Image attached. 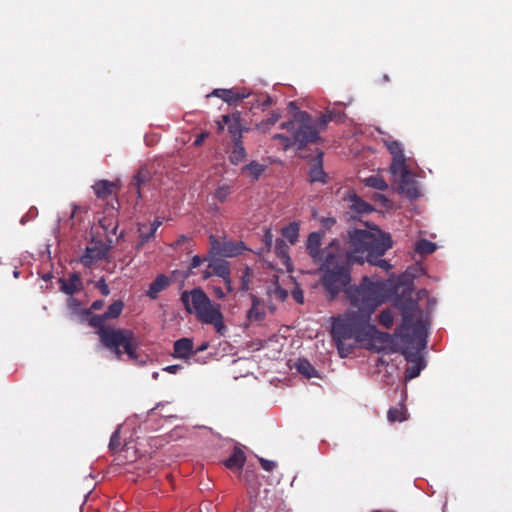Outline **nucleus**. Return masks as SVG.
Returning <instances> with one entry per match:
<instances>
[{"instance_id":"obj_9","label":"nucleus","mask_w":512,"mask_h":512,"mask_svg":"<svg viewBox=\"0 0 512 512\" xmlns=\"http://www.w3.org/2000/svg\"><path fill=\"white\" fill-rule=\"evenodd\" d=\"M110 247L102 242H92L86 247L80 262L85 267H91L100 260L106 258Z\"/></svg>"},{"instance_id":"obj_23","label":"nucleus","mask_w":512,"mask_h":512,"mask_svg":"<svg viewBox=\"0 0 512 512\" xmlns=\"http://www.w3.org/2000/svg\"><path fill=\"white\" fill-rule=\"evenodd\" d=\"M387 419L389 422H402L407 419V411L403 405L393 407L388 410Z\"/></svg>"},{"instance_id":"obj_8","label":"nucleus","mask_w":512,"mask_h":512,"mask_svg":"<svg viewBox=\"0 0 512 512\" xmlns=\"http://www.w3.org/2000/svg\"><path fill=\"white\" fill-rule=\"evenodd\" d=\"M389 170L394 180L399 184L400 190L405 193L407 197L411 199L418 197V192L412 181V174L408 169L405 156L392 159Z\"/></svg>"},{"instance_id":"obj_32","label":"nucleus","mask_w":512,"mask_h":512,"mask_svg":"<svg viewBox=\"0 0 512 512\" xmlns=\"http://www.w3.org/2000/svg\"><path fill=\"white\" fill-rule=\"evenodd\" d=\"M379 322L385 328H391L394 323V316L392 311L390 309L382 311L379 315Z\"/></svg>"},{"instance_id":"obj_35","label":"nucleus","mask_w":512,"mask_h":512,"mask_svg":"<svg viewBox=\"0 0 512 512\" xmlns=\"http://www.w3.org/2000/svg\"><path fill=\"white\" fill-rule=\"evenodd\" d=\"M161 224L162 222L160 220H155L152 223L151 230L148 234H145V232L143 231V227H140L139 231L141 233L142 243L147 241L150 237H152Z\"/></svg>"},{"instance_id":"obj_39","label":"nucleus","mask_w":512,"mask_h":512,"mask_svg":"<svg viewBox=\"0 0 512 512\" xmlns=\"http://www.w3.org/2000/svg\"><path fill=\"white\" fill-rule=\"evenodd\" d=\"M95 286L97 289H99L102 295L108 296L110 294L109 286L106 284L104 279L97 281Z\"/></svg>"},{"instance_id":"obj_28","label":"nucleus","mask_w":512,"mask_h":512,"mask_svg":"<svg viewBox=\"0 0 512 512\" xmlns=\"http://www.w3.org/2000/svg\"><path fill=\"white\" fill-rule=\"evenodd\" d=\"M264 315L263 307L260 302L254 298L252 307L248 311V318L252 321H260L264 318Z\"/></svg>"},{"instance_id":"obj_10","label":"nucleus","mask_w":512,"mask_h":512,"mask_svg":"<svg viewBox=\"0 0 512 512\" xmlns=\"http://www.w3.org/2000/svg\"><path fill=\"white\" fill-rule=\"evenodd\" d=\"M213 275L221 277L225 282L227 292H231L230 269L227 261L222 259H213L203 272V277L207 279Z\"/></svg>"},{"instance_id":"obj_13","label":"nucleus","mask_w":512,"mask_h":512,"mask_svg":"<svg viewBox=\"0 0 512 512\" xmlns=\"http://www.w3.org/2000/svg\"><path fill=\"white\" fill-rule=\"evenodd\" d=\"M172 356L186 362L194 356V344L190 338H181L174 342Z\"/></svg>"},{"instance_id":"obj_2","label":"nucleus","mask_w":512,"mask_h":512,"mask_svg":"<svg viewBox=\"0 0 512 512\" xmlns=\"http://www.w3.org/2000/svg\"><path fill=\"white\" fill-rule=\"evenodd\" d=\"M396 306L401 311L403 318L397 335L405 344L402 354L410 363L405 371V380L408 381L417 377L424 368L420 352L426 345L427 322L422 318L417 302L411 297L399 299Z\"/></svg>"},{"instance_id":"obj_42","label":"nucleus","mask_w":512,"mask_h":512,"mask_svg":"<svg viewBox=\"0 0 512 512\" xmlns=\"http://www.w3.org/2000/svg\"><path fill=\"white\" fill-rule=\"evenodd\" d=\"M209 136V133L208 132H203L201 133L200 135L197 136L196 140L194 141L193 145L198 147L200 145H202V143L204 142V140Z\"/></svg>"},{"instance_id":"obj_3","label":"nucleus","mask_w":512,"mask_h":512,"mask_svg":"<svg viewBox=\"0 0 512 512\" xmlns=\"http://www.w3.org/2000/svg\"><path fill=\"white\" fill-rule=\"evenodd\" d=\"M348 257L351 261L363 262L379 266L385 270L390 268L389 263L380 259L392 247L390 234L382 232L377 227L368 230L356 229L349 233Z\"/></svg>"},{"instance_id":"obj_24","label":"nucleus","mask_w":512,"mask_h":512,"mask_svg":"<svg viewBox=\"0 0 512 512\" xmlns=\"http://www.w3.org/2000/svg\"><path fill=\"white\" fill-rule=\"evenodd\" d=\"M282 235L290 244H295L299 236V224L297 222L290 223L282 229Z\"/></svg>"},{"instance_id":"obj_15","label":"nucleus","mask_w":512,"mask_h":512,"mask_svg":"<svg viewBox=\"0 0 512 512\" xmlns=\"http://www.w3.org/2000/svg\"><path fill=\"white\" fill-rule=\"evenodd\" d=\"M60 283L61 290L68 295H72L82 289V281L77 274H71L68 279L61 280Z\"/></svg>"},{"instance_id":"obj_25","label":"nucleus","mask_w":512,"mask_h":512,"mask_svg":"<svg viewBox=\"0 0 512 512\" xmlns=\"http://www.w3.org/2000/svg\"><path fill=\"white\" fill-rule=\"evenodd\" d=\"M123 308H124V303L123 301L121 300H116L114 301L109 307L108 309L106 310V312L104 313L105 317L107 318V320L109 319H116L118 318L122 311H123Z\"/></svg>"},{"instance_id":"obj_45","label":"nucleus","mask_w":512,"mask_h":512,"mask_svg":"<svg viewBox=\"0 0 512 512\" xmlns=\"http://www.w3.org/2000/svg\"><path fill=\"white\" fill-rule=\"evenodd\" d=\"M181 369L180 365H169L163 368V371H166L171 374H176Z\"/></svg>"},{"instance_id":"obj_53","label":"nucleus","mask_w":512,"mask_h":512,"mask_svg":"<svg viewBox=\"0 0 512 512\" xmlns=\"http://www.w3.org/2000/svg\"><path fill=\"white\" fill-rule=\"evenodd\" d=\"M80 207L76 204H72V215L71 217H74V215L76 214L77 210L79 209Z\"/></svg>"},{"instance_id":"obj_46","label":"nucleus","mask_w":512,"mask_h":512,"mask_svg":"<svg viewBox=\"0 0 512 512\" xmlns=\"http://www.w3.org/2000/svg\"><path fill=\"white\" fill-rule=\"evenodd\" d=\"M213 292L215 294V296L219 299H222L225 297L226 293L222 290V288L220 287H217L215 285H213Z\"/></svg>"},{"instance_id":"obj_50","label":"nucleus","mask_w":512,"mask_h":512,"mask_svg":"<svg viewBox=\"0 0 512 512\" xmlns=\"http://www.w3.org/2000/svg\"><path fill=\"white\" fill-rule=\"evenodd\" d=\"M272 233L270 231H267L265 236H264V239H265V242L267 245L271 246L272 244Z\"/></svg>"},{"instance_id":"obj_17","label":"nucleus","mask_w":512,"mask_h":512,"mask_svg":"<svg viewBox=\"0 0 512 512\" xmlns=\"http://www.w3.org/2000/svg\"><path fill=\"white\" fill-rule=\"evenodd\" d=\"M267 294L272 300L284 301L288 296V291L281 287L278 277L275 276L267 288Z\"/></svg>"},{"instance_id":"obj_31","label":"nucleus","mask_w":512,"mask_h":512,"mask_svg":"<svg viewBox=\"0 0 512 512\" xmlns=\"http://www.w3.org/2000/svg\"><path fill=\"white\" fill-rule=\"evenodd\" d=\"M416 252L420 254H431L436 250V245L428 240H420L415 245Z\"/></svg>"},{"instance_id":"obj_44","label":"nucleus","mask_w":512,"mask_h":512,"mask_svg":"<svg viewBox=\"0 0 512 512\" xmlns=\"http://www.w3.org/2000/svg\"><path fill=\"white\" fill-rule=\"evenodd\" d=\"M134 185L136 186L137 192L140 193V184L143 182V172L139 171L134 178Z\"/></svg>"},{"instance_id":"obj_52","label":"nucleus","mask_w":512,"mask_h":512,"mask_svg":"<svg viewBox=\"0 0 512 512\" xmlns=\"http://www.w3.org/2000/svg\"><path fill=\"white\" fill-rule=\"evenodd\" d=\"M270 104H271V98H270V97H266V98L264 99V101L262 102V105H263L264 107H266V106H268V105H270Z\"/></svg>"},{"instance_id":"obj_38","label":"nucleus","mask_w":512,"mask_h":512,"mask_svg":"<svg viewBox=\"0 0 512 512\" xmlns=\"http://www.w3.org/2000/svg\"><path fill=\"white\" fill-rule=\"evenodd\" d=\"M259 462L261 464V467L267 472H271L277 467V463L272 460L259 458Z\"/></svg>"},{"instance_id":"obj_41","label":"nucleus","mask_w":512,"mask_h":512,"mask_svg":"<svg viewBox=\"0 0 512 512\" xmlns=\"http://www.w3.org/2000/svg\"><path fill=\"white\" fill-rule=\"evenodd\" d=\"M239 253V248L234 247L232 245H226L223 248V254L228 257H233Z\"/></svg>"},{"instance_id":"obj_29","label":"nucleus","mask_w":512,"mask_h":512,"mask_svg":"<svg viewBox=\"0 0 512 512\" xmlns=\"http://www.w3.org/2000/svg\"><path fill=\"white\" fill-rule=\"evenodd\" d=\"M296 368L299 373L307 378H312L316 375L314 367L306 359H299Z\"/></svg>"},{"instance_id":"obj_5","label":"nucleus","mask_w":512,"mask_h":512,"mask_svg":"<svg viewBox=\"0 0 512 512\" xmlns=\"http://www.w3.org/2000/svg\"><path fill=\"white\" fill-rule=\"evenodd\" d=\"M106 320L104 313L90 318V325L98 329L97 334L101 343L110 349L118 360L122 359L124 353L130 360H137L138 341L133 331L105 327Z\"/></svg>"},{"instance_id":"obj_33","label":"nucleus","mask_w":512,"mask_h":512,"mask_svg":"<svg viewBox=\"0 0 512 512\" xmlns=\"http://www.w3.org/2000/svg\"><path fill=\"white\" fill-rule=\"evenodd\" d=\"M279 119L280 114L278 112H272L266 121H263L260 124H258L257 128L262 132H266L269 129V127L274 125Z\"/></svg>"},{"instance_id":"obj_40","label":"nucleus","mask_w":512,"mask_h":512,"mask_svg":"<svg viewBox=\"0 0 512 512\" xmlns=\"http://www.w3.org/2000/svg\"><path fill=\"white\" fill-rule=\"evenodd\" d=\"M231 121V116L229 115H223L221 117V120H217L216 121V124H217V128H218V132H222L224 130V127L225 125H228Z\"/></svg>"},{"instance_id":"obj_19","label":"nucleus","mask_w":512,"mask_h":512,"mask_svg":"<svg viewBox=\"0 0 512 512\" xmlns=\"http://www.w3.org/2000/svg\"><path fill=\"white\" fill-rule=\"evenodd\" d=\"M169 285V279L165 275H159L157 278L151 283L147 295L155 299L157 295L163 291Z\"/></svg>"},{"instance_id":"obj_51","label":"nucleus","mask_w":512,"mask_h":512,"mask_svg":"<svg viewBox=\"0 0 512 512\" xmlns=\"http://www.w3.org/2000/svg\"><path fill=\"white\" fill-rule=\"evenodd\" d=\"M207 348H208V343L202 344L196 350H194V355H196L198 352L206 350Z\"/></svg>"},{"instance_id":"obj_6","label":"nucleus","mask_w":512,"mask_h":512,"mask_svg":"<svg viewBox=\"0 0 512 512\" xmlns=\"http://www.w3.org/2000/svg\"><path fill=\"white\" fill-rule=\"evenodd\" d=\"M181 301L189 314L195 315L197 320L212 325L219 335H224L226 326L220 304L213 303L200 288L184 291Z\"/></svg>"},{"instance_id":"obj_22","label":"nucleus","mask_w":512,"mask_h":512,"mask_svg":"<svg viewBox=\"0 0 512 512\" xmlns=\"http://www.w3.org/2000/svg\"><path fill=\"white\" fill-rule=\"evenodd\" d=\"M266 166L256 161L249 163L242 168V172L246 173L252 180H257L265 171Z\"/></svg>"},{"instance_id":"obj_11","label":"nucleus","mask_w":512,"mask_h":512,"mask_svg":"<svg viewBox=\"0 0 512 512\" xmlns=\"http://www.w3.org/2000/svg\"><path fill=\"white\" fill-rule=\"evenodd\" d=\"M321 240L322 236L320 233L317 232L311 233L307 240L306 247L308 253L315 263H323V261L325 260V252L331 249V247L333 246L337 249V251H341L338 245H336L334 242L331 243V245L328 246L324 251H320Z\"/></svg>"},{"instance_id":"obj_26","label":"nucleus","mask_w":512,"mask_h":512,"mask_svg":"<svg viewBox=\"0 0 512 512\" xmlns=\"http://www.w3.org/2000/svg\"><path fill=\"white\" fill-rule=\"evenodd\" d=\"M385 146L392 155V159L401 158L404 155L402 144L396 140H385Z\"/></svg>"},{"instance_id":"obj_30","label":"nucleus","mask_w":512,"mask_h":512,"mask_svg":"<svg viewBox=\"0 0 512 512\" xmlns=\"http://www.w3.org/2000/svg\"><path fill=\"white\" fill-rule=\"evenodd\" d=\"M228 130H229V133L234 138V140L240 139L242 128H241V124H240L238 115H233L231 117V121L228 124Z\"/></svg>"},{"instance_id":"obj_18","label":"nucleus","mask_w":512,"mask_h":512,"mask_svg":"<svg viewBox=\"0 0 512 512\" xmlns=\"http://www.w3.org/2000/svg\"><path fill=\"white\" fill-rule=\"evenodd\" d=\"M116 184L107 180H100L93 185L94 192L99 198L105 199L114 193Z\"/></svg>"},{"instance_id":"obj_49","label":"nucleus","mask_w":512,"mask_h":512,"mask_svg":"<svg viewBox=\"0 0 512 512\" xmlns=\"http://www.w3.org/2000/svg\"><path fill=\"white\" fill-rule=\"evenodd\" d=\"M322 224L325 226V227H331L332 225L335 224V220L333 218H324L322 220Z\"/></svg>"},{"instance_id":"obj_48","label":"nucleus","mask_w":512,"mask_h":512,"mask_svg":"<svg viewBox=\"0 0 512 512\" xmlns=\"http://www.w3.org/2000/svg\"><path fill=\"white\" fill-rule=\"evenodd\" d=\"M104 306L103 300H96L92 303L91 309L92 310H100Z\"/></svg>"},{"instance_id":"obj_21","label":"nucleus","mask_w":512,"mask_h":512,"mask_svg":"<svg viewBox=\"0 0 512 512\" xmlns=\"http://www.w3.org/2000/svg\"><path fill=\"white\" fill-rule=\"evenodd\" d=\"M350 208L359 214H365L372 211L370 204L363 201L360 197L353 194L349 197Z\"/></svg>"},{"instance_id":"obj_20","label":"nucleus","mask_w":512,"mask_h":512,"mask_svg":"<svg viewBox=\"0 0 512 512\" xmlns=\"http://www.w3.org/2000/svg\"><path fill=\"white\" fill-rule=\"evenodd\" d=\"M246 157V151L243 146V143L240 139L234 140L233 147L230 153V161L233 164H238L242 162Z\"/></svg>"},{"instance_id":"obj_16","label":"nucleus","mask_w":512,"mask_h":512,"mask_svg":"<svg viewBox=\"0 0 512 512\" xmlns=\"http://www.w3.org/2000/svg\"><path fill=\"white\" fill-rule=\"evenodd\" d=\"M275 253L279 258L282 266L287 270H292V262L288 253V247L283 240H277L275 245Z\"/></svg>"},{"instance_id":"obj_4","label":"nucleus","mask_w":512,"mask_h":512,"mask_svg":"<svg viewBox=\"0 0 512 512\" xmlns=\"http://www.w3.org/2000/svg\"><path fill=\"white\" fill-rule=\"evenodd\" d=\"M330 120V115H323L319 119L313 120L306 112H298L293 120L281 125V128L287 129L291 136L275 134L273 139L279 140L283 150L292 146L301 149L307 143L316 141L320 130H323Z\"/></svg>"},{"instance_id":"obj_43","label":"nucleus","mask_w":512,"mask_h":512,"mask_svg":"<svg viewBox=\"0 0 512 512\" xmlns=\"http://www.w3.org/2000/svg\"><path fill=\"white\" fill-rule=\"evenodd\" d=\"M292 296L296 302H298L300 304H302L304 302V296H303V292L301 290H299V289L294 290L292 293Z\"/></svg>"},{"instance_id":"obj_1","label":"nucleus","mask_w":512,"mask_h":512,"mask_svg":"<svg viewBox=\"0 0 512 512\" xmlns=\"http://www.w3.org/2000/svg\"><path fill=\"white\" fill-rule=\"evenodd\" d=\"M346 294L350 307L332 324V336L342 358L352 353L356 342L368 338L387 341L390 338L388 333L379 332L370 324L371 315L388 298L385 282L365 276L358 286L346 289Z\"/></svg>"},{"instance_id":"obj_14","label":"nucleus","mask_w":512,"mask_h":512,"mask_svg":"<svg viewBox=\"0 0 512 512\" xmlns=\"http://www.w3.org/2000/svg\"><path fill=\"white\" fill-rule=\"evenodd\" d=\"M246 461L245 453L240 448H234L231 456L224 462L225 466L231 470H241Z\"/></svg>"},{"instance_id":"obj_37","label":"nucleus","mask_w":512,"mask_h":512,"mask_svg":"<svg viewBox=\"0 0 512 512\" xmlns=\"http://www.w3.org/2000/svg\"><path fill=\"white\" fill-rule=\"evenodd\" d=\"M230 194V188L228 186H221L215 191V197L223 202Z\"/></svg>"},{"instance_id":"obj_34","label":"nucleus","mask_w":512,"mask_h":512,"mask_svg":"<svg viewBox=\"0 0 512 512\" xmlns=\"http://www.w3.org/2000/svg\"><path fill=\"white\" fill-rule=\"evenodd\" d=\"M325 173L321 166H315L310 171V180L312 182H324Z\"/></svg>"},{"instance_id":"obj_47","label":"nucleus","mask_w":512,"mask_h":512,"mask_svg":"<svg viewBox=\"0 0 512 512\" xmlns=\"http://www.w3.org/2000/svg\"><path fill=\"white\" fill-rule=\"evenodd\" d=\"M202 263V259L199 256H194L191 261V268H197Z\"/></svg>"},{"instance_id":"obj_27","label":"nucleus","mask_w":512,"mask_h":512,"mask_svg":"<svg viewBox=\"0 0 512 512\" xmlns=\"http://www.w3.org/2000/svg\"><path fill=\"white\" fill-rule=\"evenodd\" d=\"M364 184L368 187H372L378 190L387 189L388 185L386 181L379 175H372L363 180Z\"/></svg>"},{"instance_id":"obj_36","label":"nucleus","mask_w":512,"mask_h":512,"mask_svg":"<svg viewBox=\"0 0 512 512\" xmlns=\"http://www.w3.org/2000/svg\"><path fill=\"white\" fill-rule=\"evenodd\" d=\"M120 427L114 431V433L112 434L111 438H110V442H109V448L114 451V450H117L119 447H120Z\"/></svg>"},{"instance_id":"obj_7","label":"nucleus","mask_w":512,"mask_h":512,"mask_svg":"<svg viewBox=\"0 0 512 512\" xmlns=\"http://www.w3.org/2000/svg\"><path fill=\"white\" fill-rule=\"evenodd\" d=\"M348 251L344 254L333 246L325 252V260L321 263L323 272L321 282L326 291L334 298L350 281Z\"/></svg>"},{"instance_id":"obj_54","label":"nucleus","mask_w":512,"mask_h":512,"mask_svg":"<svg viewBox=\"0 0 512 512\" xmlns=\"http://www.w3.org/2000/svg\"><path fill=\"white\" fill-rule=\"evenodd\" d=\"M157 377H158V372H154V373H153V378H155V379H156Z\"/></svg>"},{"instance_id":"obj_12","label":"nucleus","mask_w":512,"mask_h":512,"mask_svg":"<svg viewBox=\"0 0 512 512\" xmlns=\"http://www.w3.org/2000/svg\"><path fill=\"white\" fill-rule=\"evenodd\" d=\"M213 96H216L230 105H236L241 100L249 97L250 92L247 89H215L212 92Z\"/></svg>"}]
</instances>
